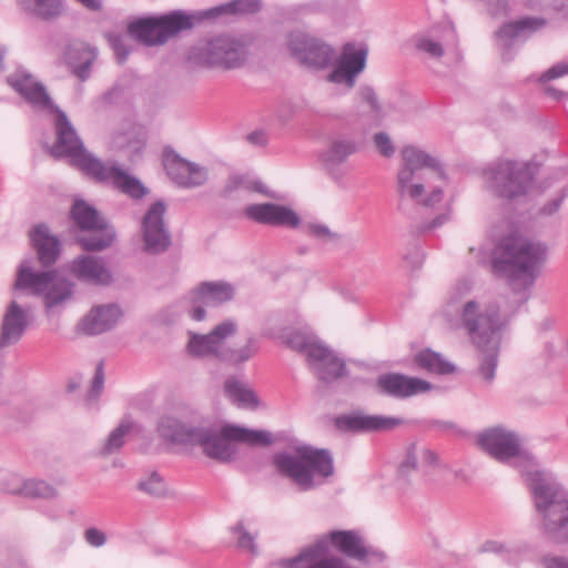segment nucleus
I'll list each match as a JSON object with an SVG mask.
<instances>
[{
  "mask_svg": "<svg viewBox=\"0 0 568 568\" xmlns=\"http://www.w3.org/2000/svg\"><path fill=\"white\" fill-rule=\"evenodd\" d=\"M21 7L43 20H50L61 14V0H19Z\"/></svg>",
  "mask_w": 568,
  "mask_h": 568,
  "instance_id": "58836bf2",
  "label": "nucleus"
},
{
  "mask_svg": "<svg viewBox=\"0 0 568 568\" xmlns=\"http://www.w3.org/2000/svg\"><path fill=\"white\" fill-rule=\"evenodd\" d=\"M480 448L500 463L511 459L529 460L530 456L523 449L519 437L504 427H491L477 437Z\"/></svg>",
  "mask_w": 568,
  "mask_h": 568,
  "instance_id": "ddd939ff",
  "label": "nucleus"
},
{
  "mask_svg": "<svg viewBox=\"0 0 568 568\" xmlns=\"http://www.w3.org/2000/svg\"><path fill=\"white\" fill-rule=\"evenodd\" d=\"M304 231L306 234L318 239L324 242H332L337 239H339L338 234L335 232H332L326 225L317 224V223H310L304 225Z\"/></svg>",
  "mask_w": 568,
  "mask_h": 568,
  "instance_id": "09e8293b",
  "label": "nucleus"
},
{
  "mask_svg": "<svg viewBox=\"0 0 568 568\" xmlns=\"http://www.w3.org/2000/svg\"><path fill=\"white\" fill-rule=\"evenodd\" d=\"M30 239L43 266L51 265L57 261L60 254V242L57 236L50 234L44 224L37 225L31 232Z\"/></svg>",
  "mask_w": 568,
  "mask_h": 568,
  "instance_id": "7c9ffc66",
  "label": "nucleus"
},
{
  "mask_svg": "<svg viewBox=\"0 0 568 568\" xmlns=\"http://www.w3.org/2000/svg\"><path fill=\"white\" fill-rule=\"evenodd\" d=\"M234 296V288L225 282H203L189 294L192 305L190 315L195 321L205 318L204 306H216L229 302Z\"/></svg>",
  "mask_w": 568,
  "mask_h": 568,
  "instance_id": "f3484780",
  "label": "nucleus"
},
{
  "mask_svg": "<svg viewBox=\"0 0 568 568\" xmlns=\"http://www.w3.org/2000/svg\"><path fill=\"white\" fill-rule=\"evenodd\" d=\"M561 203H562V199L561 197H556V199L551 200L550 202H548L541 209V213L545 214V215H551V214L556 213L559 210Z\"/></svg>",
  "mask_w": 568,
  "mask_h": 568,
  "instance_id": "13d9d810",
  "label": "nucleus"
},
{
  "mask_svg": "<svg viewBox=\"0 0 568 568\" xmlns=\"http://www.w3.org/2000/svg\"><path fill=\"white\" fill-rule=\"evenodd\" d=\"M487 187L498 197L514 200L531 186L532 173L526 163L500 161L485 171Z\"/></svg>",
  "mask_w": 568,
  "mask_h": 568,
  "instance_id": "1a4fd4ad",
  "label": "nucleus"
},
{
  "mask_svg": "<svg viewBox=\"0 0 568 568\" xmlns=\"http://www.w3.org/2000/svg\"><path fill=\"white\" fill-rule=\"evenodd\" d=\"M417 48L433 58H440L444 54V48L442 47V44L429 38L419 39Z\"/></svg>",
  "mask_w": 568,
  "mask_h": 568,
  "instance_id": "603ef678",
  "label": "nucleus"
},
{
  "mask_svg": "<svg viewBox=\"0 0 568 568\" xmlns=\"http://www.w3.org/2000/svg\"><path fill=\"white\" fill-rule=\"evenodd\" d=\"M224 390L232 402L240 407L255 408L258 405L255 393L248 388L247 385L234 377H230L225 381Z\"/></svg>",
  "mask_w": 568,
  "mask_h": 568,
  "instance_id": "f704fd0d",
  "label": "nucleus"
},
{
  "mask_svg": "<svg viewBox=\"0 0 568 568\" xmlns=\"http://www.w3.org/2000/svg\"><path fill=\"white\" fill-rule=\"evenodd\" d=\"M273 465L280 475L288 478L301 490H311L334 473L333 457L327 449L298 446L293 452H277Z\"/></svg>",
  "mask_w": 568,
  "mask_h": 568,
  "instance_id": "39448f33",
  "label": "nucleus"
},
{
  "mask_svg": "<svg viewBox=\"0 0 568 568\" xmlns=\"http://www.w3.org/2000/svg\"><path fill=\"white\" fill-rule=\"evenodd\" d=\"M11 479L17 481V486L8 488V493L10 494L31 498H51L55 495V489L43 480H23L19 476H12Z\"/></svg>",
  "mask_w": 568,
  "mask_h": 568,
  "instance_id": "473e14b6",
  "label": "nucleus"
},
{
  "mask_svg": "<svg viewBox=\"0 0 568 568\" xmlns=\"http://www.w3.org/2000/svg\"><path fill=\"white\" fill-rule=\"evenodd\" d=\"M12 476H13V475H10V476H8V478H7V484L4 485V489H6L7 491H8V488H9V487H16V486H17V481H13V480L11 479V477H12Z\"/></svg>",
  "mask_w": 568,
  "mask_h": 568,
  "instance_id": "0e129e2a",
  "label": "nucleus"
},
{
  "mask_svg": "<svg viewBox=\"0 0 568 568\" xmlns=\"http://www.w3.org/2000/svg\"><path fill=\"white\" fill-rule=\"evenodd\" d=\"M84 540L92 547H102L106 542V536L103 531L95 527L84 530Z\"/></svg>",
  "mask_w": 568,
  "mask_h": 568,
  "instance_id": "5fc2aeb1",
  "label": "nucleus"
},
{
  "mask_svg": "<svg viewBox=\"0 0 568 568\" xmlns=\"http://www.w3.org/2000/svg\"><path fill=\"white\" fill-rule=\"evenodd\" d=\"M545 93H546L547 95H549V97H554V98H556V99H558V98H559V95L561 94V93H559V92H558L555 88H552V87H546V88H545Z\"/></svg>",
  "mask_w": 568,
  "mask_h": 568,
  "instance_id": "680f3d73",
  "label": "nucleus"
},
{
  "mask_svg": "<svg viewBox=\"0 0 568 568\" xmlns=\"http://www.w3.org/2000/svg\"><path fill=\"white\" fill-rule=\"evenodd\" d=\"M71 217L77 226L92 234L79 237L78 242L85 251L98 252L109 247L115 237L114 230L105 219L83 200L74 202Z\"/></svg>",
  "mask_w": 568,
  "mask_h": 568,
  "instance_id": "9b49d317",
  "label": "nucleus"
},
{
  "mask_svg": "<svg viewBox=\"0 0 568 568\" xmlns=\"http://www.w3.org/2000/svg\"><path fill=\"white\" fill-rule=\"evenodd\" d=\"M132 428V423L129 420H123L116 428H114L103 446L100 449V455L109 456L120 450V448L124 445L125 436Z\"/></svg>",
  "mask_w": 568,
  "mask_h": 568,
  "instance_id": "79ce46f5",
  "label": "nucleus"
},
{
  "mask_svg": "<svg viewBox=\"0 0 568 568\" xmlns=\"http://www.w3.org/2000/svg\"><path fill=\"white\" fill-rule=\"evenodd\" d=\"M7 82L34 109H54L45 87L26 70H17Z\"/></svg>",
  "mask_w": 568,
  "mask_h": 568,
  "instance_id": "4be33fe9",
  "label": "nucleus"
},
{
  "mask_svg": "<svg viewBox=\"0 0 568 568\" xmlns=\"http://www.w3.org/2000/svg\"><path fill=\"white\" fill-rule=\"evenodd\" d=\"M106 39L116 55L118 62L123 63L130 53V50L124 44L123 36L116 33H109L106 34Z\"/></svg>",
  "mask_w": 568,
  "mask_h": 568,
  "instance_id": "8fccbe9b",
  "label": "nucleus"
},
{
  "mask_svg": "<svg viewBox=\"0 0 568 568\" xmlns=\"http://www.w3.org/2000/svg\"><path fill=\"white\" fill-rule=\"evenodd\" d=\"M565 74H568V63H558L548 69L545 73H542L539 78L541 83L547 81L560 78Z\"/></svg>",
  "mask_w": 568,
  "mask_h": 568,
  "instance_id": "6e6d98bb",
  "label": "nucleus"
},
{
  "mask_svg": "<svg viewBox=\"0 0 568 568\" xmlns=\"http://www.w3.org/2000/svg\"><path fill=\"white\" fill-rule=\"evenodd\" d=\"M165 205L158 201L150 206L142 221L143 250L149 254L165 252L171 245V235L164 223Z\"/></svg>",
  "mask_w": 568,
  "mask_h": 568,
  "instance_id": "dca6fc26",
  "label": "nucleus"
},
{
  "mask_svg": "<svg viewBox=\"0 0 568 568\" xmlns=\"http://www.w3.org/2000/svg\"><path fill=\"white\" fill-rule=\"evenodd\" d=\"M373 141H374V144L377 148L378 152L383 156L390 158L394 155L395 146L387 133L378 132V133L374 134Z\"/></svg>",
  "mask_w": 568,
  "mask_h": 568,
  "instance_id": "3c124183",
  "label": "nucleus"
},
{
  "mask_svg": "<svg viewBox=\"0 0 568 568\" xmlns=\"http://www.w3.org/2000/svg\"><path fill=\"white\" fill-rule=\"evenodd\" d=\"M97 55L98 52L94 48L77 42L68 45L64 60L72 73L81 81H85L90 77V68Z\"/></svg>",
  "mask_w": 568,
  "mask_h": 568,
  "instance_id": "c756f323",
  "label": "nucleus"
},
{
  "mask_svg": "<svg viewBox=\"0 0 568 568\" xmlns=\"http://www.w3.org/2000/svg\"><path fill=\"white\" fill-rule=\"evenodd\" d=\"M525 476L545 538L554 544H568V499L561 496L559 485L545 471L529 470Z\"/></svg>",
  "mask_w": 568,
  "mask_h": 568,
  "instance_id": "7ed1b4c3",
  "label": "nucleus"
},
{
  "mask_svg": "<svg viewBox=\"0 0 568 568\" xmlns=\"http://www.w3.org/2000/svg\"><path fill=\"white\" fill-rule=\"evenodd\" d=\"M258 352L257 341L254 336L247 338L246 343L239 348H231L225 346V352L222 362H227L233 365H240L252 357Z\"/></svg>",
  "mask_w": 568,
  "mask_h": 568,
  "instance_id": "a19ab883",
  "label": "nucleus"
},
{
  "mask_svg": "<svg viewBox=\"0 0 568 568\" xmlns=\"http://www.w3.org/2000/svg\"><path fill=\"white\" fill-rule=\"evenodd\" d=\"M566 348H567V352H568V341H567V345H566Z\"/></svg>",
  "mask_w": 568,
  "mask_h": 568,
  "instance_id": "774afa93",
  "label": "nucleus"
},
{
  "mask_svg": "<svg viewBox=\"0 0 568 568\" xmlns=\"http://www.w3.org/2000/svg\"><path fill=\"white\" fill-rule=\"evenodd\" d=\"M163 165L170 179L183 187H197L207 180V172L203 166L182 159L173 151L165 152Z\"/></svg>",
  "mask_w": 568,
  "mask_h": 568,
  "instance_id": "6ab92c4d",
  "label": "nucleus"
},
{
  "mask_svg": "<svg viewBox=\"0 0 568 568\" xmlns=\"http://www.w3.org/2000/svg\"><path fill=\"white\" fill-rule=\"evenodd\" d=\"M194 27V17L182 11H173L159 17H145L128 24V33L148 45H162L181 31Z\"/></svg>",
  "mask_w": 568,
  "mask_h": 568,
  "instance_id": "6e6552de",
  "label": "nucleus"
},
{
  "mask_svg": "<svg viewBox=\"0 0 568 568\" xmlns=\"http://www.w3.org/2000/svg\"><path fill=\"white\" fill-rule=\"evenodd\" d=\"M514 313L515 308H503L497 301L483 306L471 300L462 307V327L466 329L470 342L478 351V373L487 383L495 377L500 345L499 332Z\"/></svg>",
  "mask_w": 568,
  "mask_h": 568,
  "instance_id": "f257e3e1",
  "label": "nucleus"
},
{
  "mask_svg": "<svg viewBox=\"0 0 568 568\" xmlns=\"http://www.w3.org/2000/svg\"><path fill=\"white\" fill-rule=\"evenodd\" d=\"M436 453L424 446L412 444L407 448L406 458L399 466V474L407 476L412 470L433 467L437 464Z\"/></svg>",
  "mask_w": 568,
  "mask_h": 568,
  "instance_id": "2f4dec72",
  "label": "nucleus"
},
{
  "mask_svg": "<svg viewBox=\"0 0 568 568\" xmlns=\"http://www.w3.org/2000/svg\"><path fill=\"white\" fill-rule=\"evenodd\" d=\"M70 271L75 278L91 285L108 286L113 282V274L101 257L80 255L72 261Z\"/></svg>",
  "mask_w": 568,
  "mask_h": 568,
  "instance_id": "393cba45",
  "label": "nucleus"
},
{
  "mask_svg": "<svg viewBox=\"0 0 568 568\" xmlns=\"http://www.w3.org/2000/svg\"><path fill=\"white\" fill-rule=\"evenodd\" d=\"M278 338L291 349L305 353L307 359L310 358V349L320 345L313 335L308 334L306 331L294 327L283 328L280 332Z\"/></svg>",
  "mask_w": 568,
  "mask_h": 568,
  "instance_id": "72a5a7b5",
  "label": "nucleus"
},
{
  "mask_svg": "<svg viewBox=\"0 0 568 568\" xmlns=\"http://www.w3.org/2000/svg\"><path fill=\"white\" fill-rule=\"evenodd\" d=\"M287 48L301 64L312 69H324L334 58L332 47L301 31L288 34Z\"/></svg>",
  "mask_w": 568,
  "mask_h": 568,
  "instance_id": "4468645a",
  "label": "nucleus"
},
{
  "mask_svg": "<svg viewBox=\"0 0 568 568\" xmlns=\"http://www.w3.org/2000/svg\"><path fill=\"white\" fill-rule=\"evenodd\" d=\"M366 57L367 51L358 49L353 52L343 53L338 63L357 77L365 68Z\"/></svg>",
  "mask_w": 568,
  "mask_h": 568,
  "instance_id": "c03bdc74",
  "label": "nucleus"
},
{
  "mask_svg": "<svg viewBox=\"0 0 568 568\" xmlns=\"http://www.w3.org/2000/svg\"><path fill=\"white\" fill-rule=\"evenodd\" d=\"M77 387H78V385L73 384V383H70L69 386H68L70 392L74 390Z\"/></svg>",
  "mask_w": 568,
  "mask_h": 568,
  "instance_id": "338daca9",
  "label": "nucleus"
},
{
  "mask_svg": "<svg viewBox=\"0 0 568 568\" xmlns=\"http://www.w3.org/2000/svg\"><path fill=\"white\" fill-rule=\"evenodd\" d=\"M93 170L89 175L99 181H110L121 192L134 199H141L145 195L146 189L134 176L129 175L125 171L115 165H105L101 161L93 164Z\"/></svg>",
  "mask_w": 568,
  "mask_h": 568,
  "instance_id": "a878e982",
  "label": "nucleus"
},
{
  "mask_svg": "<svg viewBox=\"0 0 568 568\" xmlns=\"http://www.w3.org/2000/svg\"><path fill=\"white\" fill-rule=\"evenodd\" d=\"M72 283L65 278H57L52 271L33 272L30 267L21 264L14 290H29L33 295H42L47 308H52L69 300L72 295Z\"/></svg>",
  "mask_w": 568,
  "mask_h": 568,
  "instance_id": "9d476101",
  "label": "nucleus"
},
{
  "mask_svg": "<svg viewBox=\"0 0 568 568\" xmlns=\"http://www.w3.org/2000/svg\"><path fill=\"white\" fill-rule=\"evenodd\" d=\"M6 52H7L6 48H0V69L3 68V57H4Z\"/></svg>",
  "mask_w": 568,
  "mask_h": 568,
  "instance_id": "69168bd1",
  "label": "nucleus"
},
{
  "mask_svg": "<svg viewBox=\"0 0 568 568\" xmlns=\"http://www.w3.org/2000/svg\"><path fill=\"white\" fill-rule=\"evenodd\" d=\"M54 112L57 142L51 148V154L55 158L68 156L74 166L90 174L99 160L84 149L67 114L58 108H54Z\"/></svg>",
  "mask_w": 568,
  "mask_h": 568,
  "instance_id": "f8f14e48",
  "label": "nucleus"
},
{
  "mask_svg": "<svg viewBox=\"0 0 568 568\" xmlns=\"http://www.w3.org/2000/svg\"><path fill=\"white\" fill-rule=\"evenodd\" d=\"M138 489L154 497H162L166 494L165 481L156 471H153L146 478L141 479L138 484Z\"/></svg>",
  "mask_w": 568,
  "mask_h": 568,
  "instance_id": "a18cd8bd",
  "label": "nucleus"
},
{
  "mask_svg": "<svg viewBox=\"0 0 568 568\" xmlns=\"http://www.w3.org/2000/svg\"><path fill=\"white\" fill-rule=\"evenodd\" d=\"M504 545L495 541V540H488L481 546V551L484 552H500L504 550Z\"/></svg>",
  "mask_w": 568,
  "mask_h": 568,
  "instance_id": "bf43d9fd",
  "label": "nucleus"
},
{
  "mask_svg": "<svg viewBox=\"0 0 568 568\" xmlns=\"http://www.w3.org/2000/svg\"><path fill=\"white\" fill-rule=\"evenodd\" d=\"M199 443L204 454L213 459L229 462L236 453L234 443L251 446H268L273 443L271 433L253 430L241 426L226 425L220 432L202 427Z\"/></svg>",
  "mask_w": 568,
  "mask_h": 568,
  "instance_id": "0eeeda50",
  "label": "nucleus"
},
{
  "mask_svg": "<svg viewBox=\"0 0 568 568\" xmlns=\"http://www.w3.org/2000/svg\"><path fill=\"white\" fill-rule=\"evenodd\" d=\"M103 385H104L103 363L100 362L95 368V374L92 379V385H91V389L89 392V397L93 398V399L97 398L101 394V392L103 389Z\"/></svg>",
  "mask_w": 568,
  "mask_h": 568,
  "instance_id": "864d4df0",
  "label": "nucleus"
},
{
  "mask_svg": "<svg viewBox=\"0 0 568 568\" xmlns=\"http://www.w3.org/2000/svg\"><path fill=\"white\" fill-rule=\"evenodd\" d=\"M251 55L250 43L243 37L220 33L199 40L187 52L192 64L222 70H239L246 65Z\"/></svg>",
  "mask_w": 568,
  "mask_h": 568,
  "instance_id": "423d86ee",
  "label": "nucleus"
},
{
  "mask_svg": "<svg viewBox=\"0 0 568 568\" xmlns=\"http://www.w3.org/2000/svg\"><path fill=\"white\" fill-rule=\"evenodd\" d=\"M546 257L547 247L542 243L511 232L496 245L491 266L495 273L530 286L539 275Z\"/></svg>",
  "mask_w": 568,
  "mask_h": 568,
  "instance_id": "f03ea898",
  "label": "nucleus"
},
{
  "mask_svg": "<svg viewBox=\"0 0 568 568\" xmlns=\"http://www.w3.org/2000/svg\"><path fill=\"white\" fill-rule=\"evenodd\" d=\"M261 0H233L230 3L210 9L204 12L205 18H215L221 14H248L261 10Z\"/></svg>",
  "mask_w": 568,
  "mask_h": 568,
  "instance_id": "4c0bfd02",
  "label": "nucleus"
},
{
  "mask_svg": "<svg viewBox=\"0 0 568 568\" xmlns=\"http://www.w3.org/2000/svg\"><path fill=\"white\" fill-rule=\"evenodd\" d=\"M262 138H263V134L258 133V132H253V133L248 134V136H247L248 141H251L252 143L260 142V140Z\"/></svg>",
  "mask_w": 568,
  "mask_h": 568,
  "instance_id": "e2e57ef3",
  "label": "nucleus"
},
{
  "mask_svg": "<svg viewBox=\"0 0 568 568\" xmlns=\"http://www.w3.org/2000/svg\"><path fill=\"white\" fill-rule=\"evenodd\" d=\"M357 97L362 104L368 106L371 118L381 122L384 118V111L375 90L369 85H362L357 91Z\"/></svg>",
  "mask_w": 568,
  "mask_h": 568,
  "instance_id": "37998d69",
  "label": "nucleus"
},
{
  "mask_svg": "<svg viewBox=\"0 0 568 568\" xmlns=\"http://www.w3.org/2000/svg\"><path fill=\"white\" fill-rule=\"evenodd\" d=\"M430 388V383L399 373H385L376 379L377 392L395 398H407L428 392Z\"/></svg>",
  "mask_w": 568,
  "mask_h": 568,
  "instance_id": "aec40b11",
  "label": "nucleus"
},
{
  "mask_svg": "<svg viewBox=\"0 0 568 568\" xmlns=\"http://www.w3.org/2000/svg\"><path fill=\"white\" fill-rule=\"evenodd\" d=\"M256 191L262 194H265L271 197H276L274 193L268 192L263 183L258 181L250 180L245 175L240 174H233L230 175L229 179L225 181V184L221 191L222 196L224 197H231L233 194H235L239 191Z\"/></svg>",
  "mask_w": 568,
  "mask_h": 568,
  "instance_id": "c9c22d12",
  "label": "nucleus"
},
{
  "mask_svg": "<svg viewBox=\"0 0 568 568\" xmlns=\"http://www.w3.org/2000/svg\"><path fill=\"white\" fill-rule=\"evenodd\" d=\"M236 332V322L227 320L216 325L207 334L190 333L187 351L193 357H212L223 361L225 342L229 337L235 335Z\"/></svg>",
  "mask_w": 568,
  "mask_h": 568,
  "instance_id": "2eb2a0df",
  "label": "nucleus"
},
{
  "mask_svg": "<svg viewBox=\"0 0 568 568\" xmlns=\"http://www.w3.org/2000/svg\"><path fill=\"white\" fill-rule=\"evenodd\" d=\"M203 426L174 416H164L159 422L160 435L174 443L196 445Z\"/></svg>",
  "mask_w": 568,
  "mask_h": 568,
  "instance_id": "cd10ccee",
  "label": "nucleus"
},
{
  "mask_svg": "<svg viewBox=\"0 0 568 568\" xmlns=\"http://www.w3.org/2000/svg\"><path fill=\"white\" fill-rule=\"evenodd\" d=\"M403 165L397 174V192L403 197H409L419 204L432 207L443 200L444 192L434 186L427 196H423L426 186L430 187L426 171L437 180H445V173L439 162L416 146L408 145L402 150Z\"/></svg>",
  "mask_w": 568,
  "mask_h": 568,
  "instance_id": "20e7f679",
  "label": "nucleus"
},
{
  "mask_svg": "<svg viewBox=\"0 0 568 568\" xmlns=\"http://www.w3.org/2000/svg\"><path fill=\"white\" fill-rule=\"evenodd\" d=\"M544 568H568V557L548 555L542 558Z\"/></svg>",
  "mask_w": 568,
  "mask_h": 568,
  "instance_id": "4d7b16f0",
  "label": "nucleus"
},
{
  "mask_svg": "<svg viewBox=\"0 0 568 568\" xmlns=\"http://www.w3.org/2000/svg\"><path fill=\"white\" fill-rule=\"evenodd\" d=\"M233 535L237 537L236 545L243 550H247L251 554L257 552V546L255 544V536L247 531L242 521H239L231 528Z\"/></svg>",
  "mask_w": 568,
  "mask_h": 568,
  "instance_id": "49530a36",
  "label": "nucleus"
},
{
  "mask_svg": "<svg viewBox=\"0 0 568 568\" xmlns=\"http://www.w3.org/2000/svg\"><path fill=\"white\" fill-rule=\"evenodd\" d=\"M546 26L544 18L528 17L501 26L496 32L495 38L498 48L501 50L504 60H510V50L520 39L531 34Z\"/></svg>",
  "mask_w": 568,
  "mask_h": 568,
  "instance_id": "5701e85b",
  "label": "nucleus"
},
{
  "mask_svg": "<svg viewBox=\"0 0 568 568\" xmlns=\"http://www.w3.org/2000/svg\"><path fill=\"white\" fill-rule=\"evenodd\" d=\"M29 307L12 300L4 308L0 323V351L17 344L31 325Z\"/></svg>",
  "mask_w": 568,
  "mask_h": 568,
  "instance_id": "a211bd4d",
  "label": "nucleus"
},
{
  "mask_svg": "<svg viewBox=\"0 0 568 568\" xmlns=\"http://www.w3.org/2000/svg\"><path fill=\"white\" fill-rule=\"evenodd\" d=\"M247 219L266 225L296 227L300 217L292 209L275 203H258L247 205L244 210Z\"/></svg>",
  "mask_w": 568,
  "mask_h": 568,
  "instance_id": "b1692460",
  "label": "nucleus"
},
{
  "mask_svg": "<svg viewBox=\"0 0 568 568\" xmlns=\"http://www.w3.org/2000/svg\"><path fill=\"white\" fill-rule=\"evenodd\" d=\"M121 312L115 305H102L91 312L80 322L78 329L87 335H99L115 326Z\"/></svg>",
  "mask_w": 568,
  "mask_h": 568,
  "instance_id": "c85d7f7f",
  "label": "nucleus"
},
{
  "mask_svg": "<svg viewBox=\"0 0 568 568\" xmlns=\"http://www.w3.org/2000/svg\"><path fill=\"white\" fill-rule=\"evenodd\" d=\"M403 424L397 417L367 415L362 412L344 414L336 418L335 425L339 430L353 433H372L390 430Z\"/></svg>",
  "mask_w": 568,
  "mask_h": 568,
  "instance_id": "412c9836",
  "label": "nucleus"
},
{
  "mask_svg": "<svg viewBox=\"0 0 568 568\" xmlns=\"http://www.w3.org/2000/svg\"><path fill=\"white\" fill-rule=\"evenodd\" d=\"M418 366L435 374H450L455 371V366L442 357L440 354L433 351H422L415 358Z\"/></svg>",
  "mask_w": 568,
  "mask_h": 568,
  "instance_id": "ea45409f",
  "label": "nucleus"
},
{
  "mask_svg": "<svg viewBox=\"0 0 568 568\" xmlns=\"http://www.w3.org/2000/svg\"><path fill=\"white\" fill-rule=\"evenodd\" d=\"M358 151L355 140L349 138H338L331 142L327 151L324 153V161L329 164H341L346 159Z\"/></svg>",
  "mask_w": 568,
  "mask_h": 568,
  "instance_id": "e433bc0d",
  "label": "nucleus"
},
{
  "mask_svg": "<svg viewBox=\"0 0 568 568\" xmlns=\"http://www.w3.org/2000/svg\"><path fill=\"white\" fill-rule=\"evenodd\" d=\"M327 81L337 84H345L347 89H352L355 85L356 75L342 64L337 63L335 69L327 75Z\"/></svg>",
  "mask_w": 568,
  "mask_h": 568,
  "instance_id": "de8ad7c7",
  "label": "nucleus"
},
{
  "mask_svg": "<svg viewBox=\"0 0 568 568\" xmlns=\"http://www.w3.org/2000/svg\"><path fill=\"white\" fill-rule=\"evenodd\" d=\"M307 362L323 382H332L346 374L345 363L323 344L310 349Z\"/></svg>",
  "mask_w": 568,
  "mask_h": 568,
  "instance_id": "bb28decb",
  "label": "nucleus"
},
{
  "mask_svg": "<svg viewBox=\"0 0 568 568\" xmlns=\"http://www.w3.org/2000/svg\"><path fill=\"white\" fill-rule=\"evenodd\" d=\"M446 220H447V215H445V214L438 215L437 217H435V219L432 221V223H430V224L425 225V226L423 227V230H424V231H425V230H434V229H436V227L440 226V225H442Z\"/></svg>",
  "mask_w": 568,
  "mask_h": 568,
  "instance_id": "052dcab7",
  "label": "nucleus"
}]
</instances>
